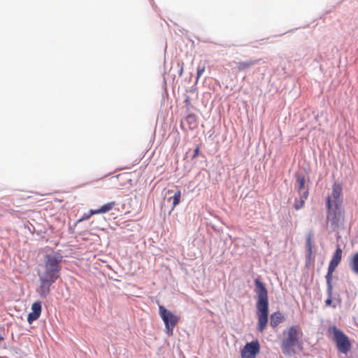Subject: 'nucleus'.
Returning <instances> with one entry per match:
<instances>
[{"instance_id":"nucleus-1","label":"nucleus","mask_w":358,"mask_h":358,"mask_svg":"<svg viewBox=\"0 0 358 358\" xmlns=\"http://www.w3.org/2000/svg\"><path fill=\"white\" fill-rule=\"evenodd\" d=\"M62 258V255L57 252L45 256L44 271L39 275L40 286L37 289L41 296L46 297L50 293V286L59 278Z\"/></svg>"},{"instance_id":"nucleus-2","label":"nucleus","mask_w":358,"mask_h":358,"mask_svg":"<svg viewBox=\"0 0 358 358\" xmlns=\"http://www.w3.org/2000/svg\"><path fill=\"white\" fill-rule=\"evenodd\" d=\"M255 292L257 296V315L259 331L263 332L267 326L268 321V291L264 284L259 279L255 280Z\"/></svg>"},{"instance_id":"nucleus-3","label":"nucleus","mask_w":358,"mask_h":358,"mask_svg":"<svg viewBox=\"0 0 358 358\" xmlns=\"http://www.w3.org/2000/svg\"><path fill=\"white\" fill-rule=\"evenodd\" d=\"M303 332L297 325L290 327L282 332L281 348L285 355H289L295 352V348H301Z\"/></svg>"},{"instance_id":"nucleus-4","label":"nucleus","mask_w":358,"mask_h":358,"mask_svg":"<svg viewBox=\"0 0 358 358\" xmlns=\"http://www.w3.org/2000/svg\"><path fill=\"white\" fill-rule=\"evenodd\" d=\"M327 220L333 231H338L345 219V210L342 204L333 203L329 196L326 197Z\"/></svg>"},{"instance_id":"nucleus-5","label":"nucleus","mask_w":358,"mask_h":358,"mask_svg":"<svg viewBox=\"0 0 358 358\" xmlns=\"http://www.w3.org/2000/svg\"><path fill=\"white\" fill-rule=\"evenodd\" d=\"M329 337L335 343L338 352L347 355L352 349V343L349 336L336 325H330L328 328Z\"/></svg>"},{"instance_id":"nucleus-6","label":"nucleus","mask_w":358,"mask_h":358,"mask_svg":"<svg viewBox=\"0 0 358 358\" xmlns=\"http://www.w3.org/2000/svg\"><path fill=\"white\" fill-rule=\"evenodd\" d=\"M159 312L161 318L165 325V331L168 336H172L173 329L180 321V317L165 308L163 306H159Z\"/></svg>"},{"instance_id":"nucleus-7","label":"nucleus","mask_w":358,"mask_h":358,"mask_svg":"<svg viewBox=\"0 0 358 358\" xmlns=\"http://www.w3.org/2000/svg\"><path fill=\"white\" fill-rule=\"evenodd\" d=\"M260 351V345L258 341L248 343L241 351L242 358H255Z\"/></svg>"},{"instance_id":"nucleus-8","label":"nucleus","mask_w":358,"mask_h":358,"mask_svg":"<svg viewBox=\"0 0 358 358\" xmlns=\"http://www.w3.org/2000/svg\"><path fill=\"white\" fill-rule=\"evenodd\" d=\"M181 127L185 130H194L198 127V121L195 115L189 114L181 121Z\"/></svg>"},{"instance_id":"nucleus-9","label":"nucleus","mask_w":358,"mask_h":358,"mask_svg":"<svg viewBox=\"0 0 358 358\" xmlns=\"http://www.w3.org/2000/svg\"><path fill=\"white\" fill-rule=\"evenodd\" d=\"M41 302L39 301H35L31 306L32 312L28 315L27 321L31 324L34 321L36 320L41 313Z\"/></svg>"},{"instance_id":"nucleus-10","label":"nucleus","mask_w":358,"mask_h":358,"mask_svg":"<svg viewBox=\"0 0 358 358\" xmlns=\"http://www.w3.org/2000/svg\"><path fill=\"white\" fill-rule=\"evenodd\" d=\"M342 191L343 187L341 185L338 183H334L332 187V196L334 199L333 203L342 204L343 203V197H342Z\"/></svg>"},{"instance_id":"nucleus-11","label":"nucleus","mask_w":358,"mask_h":358,"mask_svg":"<svg viewBox=\"0 0 358 358\" xmlns=\"http://www.w3.org/2000/svg\"><path fill=\"white\" fill-rule=\"evenodd\" d=\"M284 320V317L279 311L275 312L271 314L270 317V324L272 327L275 328L278 326Z\"/></svg>"},{"instance_id":"nucleus-12","label":"nucleus","mask_w":358,"mask_h":358,"mask_svg":"<svg viewBox=\"0 0 358 358\" xmlns=\"http://www.w3.org/2000/svg\"><path fill=\"white\" fill-rule=\"evenodd\" d=\"M257 60L250 59L248 61H241L237 62V70L238 72H241L250 69L252 66L257 63Z\"/></svg>"},{"instance_id":"nucleus-13","label":"nucleus","mask_w":358,"mask_h":358,"mask_svg":"<svg viewBox=\"0 0 358 358\" xmlns=\"http://www.w3.org/2000/svg\"><path fill=\"white\" fill-rule=\"evenodd\" d=\"M327 299L325 300V306H331L333 308H336V303H333V300H337L339 303L341 301V299L340 298V296L338 295V298H336V296H333V289H327Z\"/></svg>"},{"instance_id":"nucleus-14","label":"nucleus","mask_w":358,"mask_h":358,"mask_svg":"<svg viewBox=\"0 0 358 358\" xmlns=\"http://www.w3.org/2000/svg\"><path fill=\"white\" fill-rule=\"evenodd\" d=\"M349 266L351 271L358 275V251L352 255L349 262Z\"/></svg>"},{"instance_id":"nucleus-15","label":"nucleus","mask_w":358,"mask_h":358,"mask_svg":"<svg viewBox=\"0 0 358 358\" xmlns=\"http://www.w3.org/2000/svg\"><path fill=\"white\" fill-rule=\"evenodd\" d=\"M343 250L339 245H336V248L333 253L332 257L330 260L331 262H334L336 264L339 265L342 260Z\"/></svg>"},{"instance_id":"nucleus-16","label":"nucleus","mask_w":358,"mask_h":358,"mask_svg":"<svg viewBox=\"0 0 358 358\" xmlns=\"http://www.w3.org/2000/svg\"><path fill=\"white\" fill-rule=\"evenodd\" d=\"M116 206L115 201H110L108 202L102 206H101L99 208L96 209L97 214H103L109 212L115 206Z\"/></svg>"},{"instance_id":"nucleus-17","label":"nucleus","mask_w":358,"mask_h":358,"mask_svg":"<svg viewBox=\"0 0 358 358\" xmlns=\"http://www.w3.org/2000/svg\"><path fill=\"white\" fill-rule=\"evenodd\" d=\"M296 181L298 183V190L299 192V194H302L304 191H306L305 189V178L303 176L297 175Z\"/></svg>"},{"instance_id":"nucleus-18","label":"nucleus","mask_w":358,"mask_h":358,"mask_svg":"<svg viewBox=\"0 0 358 358\" xmlns=\"http://www.w3.org/2000/svg\"><path fill=\"white\" fill-rule=\"evenodd\" d=\"M308 194V191H304L303 192V195L301 196L300 201L295 202L294 206L296 210H299L303 206L305 200L307 199Z\"/></svg>"},{"instance_id":"nucleus-19","label":"nucleus","mask_w":358,"mask_h":358,"mask_svg":"<svg viewBox=\"0 0 358 358\" xmlns=\"http://www.w3.org/2000/svg\"><path fill=\"white\" fill-rule=\"evenodd\" d=\"M180 197L181 192L178 189L175 192L173 196L171 198L173 199V208L179 204L180 201Z\"/></svg>"},{"instance_id":"nucleus-20","label":"nucleus","mask_w":358,"mask_h":358,"mask_svg":"<svg viewBox=\"0 0 358 358\" xmlns=\"http://www.w3.org/2000/svg\"><path fill=\"white\" fill-rule=\"evenodd\" d=\"M326 282H327V289H333V285H332V278H333V273H327L325 275Z\"/></svg>"},{"instance_id":"nucleus-21","label":"nucleus","mask_w":358,"mask_h":358,"mask_svg":"<svg viewBox=\"0 0 358 358\" xmlns=\"http://www.w3.org/2000/svg\"><path fill=\"white\" fill-rule=\"evenodd\" d=\"M206 70L205 64H199L197 67V73H196V82L199 80L202 74Z\"/></svg>"},{"instance_id":"nucleus-22","label":"nucleus","mask_w":358,"mask_h":358,"mask_svg":"<svg viewBox=\"0 0 358 358\" xmlns=\"http://www.w3.org/2000/svg\"><path fill=\"white\" fill-rule=\"evenodd\" d=\"M97 214L96 210H90L88 213H84L83 217L78 220V222H82L84 220H87L90 219L92 215Z\"/></svg>"},{"instance_id":"nucleus-23","label":"nucleus","mask_w":358,"mask_h":358,"mask_svg":"<svg viewBox=\"0 0 358 358\" xmlns=\"http://www.w3.org/2000/svg\"><path fill=\"white\" fill-rule=\"evenodd\" d=\"M306 243H307V247H308V259H309V262H308V264H310V258H311V255H312V245H311V236L309 235L307 238V240H306Z\"/></svg>"},{"instance_id":"nucleus-24","label":"nucleus","mask_w":358,"mask_h":358,"mask_svg":"<svg viewBox=\"0 0 358 358\" xmlns=\"http://www.w3.org/2000/svg\"><path fill=\"white\" fill-rule=\"evenodd\" d=\"M338 266V265L336 264L334 262H329L327 272L334 273Z\"/></svg>"},{"instance_id":"nucleus-25","label":"nucleus","mask_w":358,"mask_h":358,"mask_svg":"<svg viewBox=\"0 0 358 358\" xmlns=\"http://www.w3.org/2000/svg\"><path fill=\"white\" fill-rule=\"evenodd\" d=\"M187 110H189L192 107L191 99L189 96H187L184 100Z\"/></svg>"},{"instance_id":"nucleus-26","label":"nucleus","mask_w":358,"mask_h":358,"mask_svg":"<svg viewBox=\"0 0 358 358\" xmlns=\"http://www.w3.org/2000/svg\"><path fill=\"white\" fill-rule=\"evenodd\" d=\"M199 153H200V148L198 145V146H196V148H195V150L194 151L193 157L195 158V157H198L199 155Z\"/></svg>"},{"instance_id":"nucleus-27","label":"nucleus","mask_w":358,"mask_h":358,"mask_svg":"<svg viewBox=\"0 0 358 358\" xmlns=\"http://www.w3.org/2000/svg\"><path fill=\"white\" fill-rule=\"evenodd\" d=\"M182 71H183V70H182V69H181V70H180V76H182Z\"/></svg>"},{"instance_id":"nucleus-28","label":"nucleus","mask_w":358,"mask_h":358,"mask_svg":"<svg viewBox=\"0 0 358 358\" xmlns=\"http://www.w3.org/2000/svg\"><path fill=\"white\" fill-rule=\"evenodd\" d=\"M1 340H2V338H1V337H0V341H1Z\"/></svg>"}]
</instances>
